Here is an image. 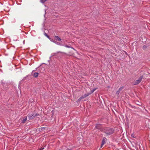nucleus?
<instances>
[{
  "label": "nucleus",
  "mask_w": 150,
  "mask_h": 150,
  "mask_svg": "<svg viewBox=\"0 0 150 150\" xmlns=\"http://www.w3.org/2000/svg\"><path fill=\"white\" fill-rule=\"evenodd\" d=\"M100 124H97L96 126V127L97 129H100Z\"/></svg>",
  "instance_id": "obj_9"
},
{
  "label": "nucleus",
  "mask_w": 150,
  "mask_h": 150,
  "mask_svg": "<svg viewBox=\"0 0 150 150\" xmlns=\"http://www.w3.org/2000/svg\"><path fill=\"white\" fill-rule=\"evenodd\" d=\"M47 1V0H41L40 2L42 3H44L45 1Z\"/></svg>",
  "instance_id": "obj_13"
},
{
  "label": "nucleus",
  "mask_w": 150,
  "mask_h": 150,
  "mask_svg": "<svg viewBox=\"0 0 150 150\" xmlns=\"http://www.w3.org/2000/svg\"><path fill=\"white\" fill-rule=\"evenodd\" d=\"M54 39L55 40L58 41H60L61 40V38L57 36H55L54 37Z\"/></svg>",
  "instance_id": "obj_6"
},
{
  "label": "nucleus",
  "mask_w": 150,
  "mask_h": 150,
  "mask_svg": "<svg viewBox=\"0 0 150 150\" xmlns=\"http://www.w3.org/2000/svg\"><path fill=\"white\" fill-rule=\"evenodd\" d=\"M38 73H35L34 74V76L35 77H37L38 76Z\"/></svg>",
  "instance_id": "obj_7"
},
{
  "label": "nucleus",
  "mask_w": 150,
  "mask_h": 150,
  "mask_svg": "<svg viewBox=\"0 0 150 150\" xmlns=\"http://www.w3.org/2000/svg\"><path fill=\"white\" fill-rule=\"evenodd\" d=\"M90 94L87 93L82 96L78 100L77 102H79L82 99L86 98V97L88 96Z\"/></svg>",
  "instance_id": "obj_4"
},
{
  "label": "nucleus",
  "mask_w": 150,
  "mask_h": 150,
  "mask_svg": "<svg viewBox=\"0 0 150 150\" xmlns=\"http://www.w3.org/2000/svg\"><path fill=\"white\" fill-rule=\"evenodd\" d=\"M119 93H120V91H117L116 92V94H117V95H118L119 94Z\"/></svg>",
  "instance_id": "obj_14"
},
{
  "label": "nucleus",
  "mask_w": 150,
  "mask_h": 150,
  "mask_svg": "<svg viewBox=\"0 0 150 150\" xmlns=\"http://www.w3.org/2000/svg\"><path fill=\"white\" fill-rule=\"evenodd\" d=\"M104 132L108 135H110L113 133L114 130L112 129L106 128L104 129Z\"/></svg>",
  "instance_id": "obj_1"
},
{
  "label": "nucleus",
  "mask_w": 150,
  "mask_h": 150,
  "mask_svg": "<svg viewBox=\"0 0 150 150\" xmlns=\"http://www.w3.org/2000/svg\"><path fill=\"white\" fill-rule=\"evenodd\" d=\"M143 78V76H141L139 78L138 80L134 81L133 84L135 85L139 84L141 82Z\"/></svg>",
  "instance_id": "obj_2"
},
{
  "label": "nucleus",
  "mask_w": 150,
  "mask_h": 150,
  "mask_svg": "<svg viewBox=\"0 0 150 150\" xmlns=\"http://www.w3.org/2000/svg\"><path fill=\"white\" fill-rule=\"evenodd\" d=\"M37 115V114H35L34 112H33L31 114L28 115V117L30 120L33 119Z\"/></svg>",
  "instance_id": "obj_3"
},
{
  "label": "nucleus",
  "mask_w": 150,
  "mask_h": 150,
  "mask_svg": "<svg viewBox=\"0 0 150 150\" xmlns=\"http://www.w3.org/2000/svg\"><path fill=\"white\" fill-rule=\"evenodd\" d=\"M65 46L66 47H68V48H70V46H68V45H65Z\"/></svg>",
  "instance_id": "obj_15"
},
{
  "label": "nucleus",
  "mask_w": 150,
  "mask_h": 150,
  "mask_svg": "<svg viewBox=\"0 0 150 150\" xmlns=\"http://www.w3.org/2000/svg\"><path fill=\"white\" fill-rule=\"evenodd\" d=\"M106 140V139L105 138H104L103 139L102 141V144L101 145L100 147L101 148L105 144V142Z\"/></svg>",
  "instance_id": "obj_5"
},
{
  "label": "nucleus",
  "mask_w": 150,
  "mask_h": 150,
  "mask_svg": "<svg viewBox=\"0 0 150 150\" xmlns=\"http://www.w3.org/2000/svg\"><path fill=\"white\" fill-rule=\"evenodd\" d=\"M131 136L133 138H135L136 137V136L135 135L134 133L131 134Z\"/></svg>",
  "instance_id": "obj_12"
},
{
  "label": "nucleus",
  "mask_w": 150,
  "mask_h": 150,
  "mask_svg": "<svg viewBox=\"0 0 150 150\" xmlns=\"http://www.w3.org/2000/svg\"><path fill=\"white\" fill-rule=\"evenodd\" d=\"M44 35L46 36L47 38H48L49 39H50L48 35L45 33H44Z\"/></svg>",
  "instance_id": "obj_11"
},
{
  "label": "nucleus",
  "mask_w": 150,
  "mask_h": 150,
  "mask_svg": "<svg viewBox=\"0 0 150 150\" xmlns=\"http://www.w3.org/2000/svg\"><path fill=\"white\" fill-rule=\"evenodd\" d=\"M119 90H120V91L121 90H120V89H119Z\"/></svg>",
  "instance_id": "obj_16"
},
{
  "label": "nucleus",
  "mask_w": 150,
  "mask_h": 150,
  "mask_svg": "<svg viewBox=\"0 0 150 150\" xmlns=\"http://www.w3.org/2000/svg\"><path fill=\"white\" fill-rule=\"evenodd\" d=\"M96 88L93 89L91 91V93H88V94H90L93 93L96 89Z\"/></svg>",
  "instance_id": "obj_8"
},
{
  "label": "nucleus",
  "mask_w": 150,
  "mask_h": 150,
  "mask_svg": "<svg viewBox=\"0 0 150 150\" xmlns=\"http://www.w3.org/2000/svg\"><path fill=\"white\" fill-rule=\"evenodd\" d=\"M27 120V117H25V118L24 119H23V120L22 122L23 123H24Z\"/></svg>",
  "instance_id": "obj_10"
}]
</instances>
